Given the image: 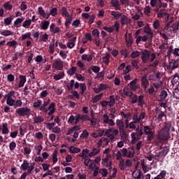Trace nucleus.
I'll return each mask as SVG.
<instances>
[{
    "instance_id": "72a5a7b5",
    "label": "nucleus",
    "mask_w": 179,
    "mask_h": 179,
    "mask_svg": "<svg viewBox=\"0 0 179 179\" xmlns=\"http://www.w3.org/2000/svg\"><path fill=\"white\" fill-rule=\"evenodd\" d=\"M9 133V129L8 128V123H3V128L1 129V134L3 135H7Z\"/></svg>"
},
{
    "instance_id": "c03bdc74",
    "label": "nucleus",
    "mask_w": 179,
    "mask_h": 179,
    "mask_svg": "<svg viewBox=\"0 0 179 179\" xmlns=\"http://www.w3.org/2000/svg\"><path fill=\"white\" fill-rule=\"evenodd\" d=\"M49 35L47 34H44L41 35L38 39L39 42L46 43L48 41Z\"/></svg>"
},
{
    "instance_id": "6e6552de",
    "label": "nucleus",
    "mask_w": 179,
    "mask_h": 179,
    "mask_svg": "<svg viewBox=\"0 0 179 179\" xmlns=\"http://www.w3.org/2000/svg\"><path fill=\"white\" fill-rule=\"evenodd\" d=\"M169 152V148H164L162 150L159 151V153L155 155V159L157 162H159L160 159H164Z\"/></svg>"
},
{
    "instance_id": "5fc2aeb1",
    "label": "nucleus",
    "mask_w": 179,
    "mask_h": 179,
    "mask_svg": "<svg viewBox=\"0 0 179 179\" xmlns=\"http://www.w3.org/2000/svg\"><path fill=\"white\" fill-rule=\"evenodd\" d=\"M139 60L138 59H133L131 61V65L132 66L136 69V70L139 69V66H138Z\"/></svg>"
},
{
    "instance_id": "a18cd8bd",
    "label": "nucleus",
    "mask_w": 179,
    "mask_h": 179,
    "mask_svg": "<svg viewBox=\"0 0 179 179\" xmlns=\"http://www.w3.org/2000/svg\"><path fill=\"white\" fill-rule=\"evenodd\" d=\"M55 39H52V42L49 45L50 53L52 55L55 53Z\"/></svg>"
},
{
    "instance_id": "bf43d9fd",
    "label": "nucleus",
    "mask_w": 179,
    "mask_h": 179,
    "mask_svg": "<svg viewBox=\"0 0 179 179\" xmlns=\"http://www.w3.org/2000/svg\"><path fill=\"white\" fill-rule=\"evenodd\" d=\"M99 173L102 175L103 177H107L108 173L106 169H100Z\"/></svg>"
},
{
    "instance_id": "3c124183",
    "label": "nucleus",
    "mask_w": 179,
    "mask_h": 179,
    "mask_svg": "<svg viewBox=\"0 0 179 179\" xmlns=\"http://www.w3.org/2000/svg\"><path fill=\"white\" fill-rule=\"evenodd\" d=\"M23 105V103L21 99H17V101H15L14 103V108H17L22 107Z\"/></svg>"
},
{
    "instance_id": "2f4dec72",
    "label": "nucleus",
    "mask_w": 179,
    "mask_h": 179,
    "mask_svg": "<svg viewBox=\"0 0 179 179\" xmlns=\"http://www.w3.org/2000/svg\"><path fill=\"white\" fill-rule=\"evenodd\" d=\"M77 40V37H73L70 39V42L67 43V48L69 49H73L75 47V43Z\"/></svg>"
},
{
    "instance_id": "dca6fc26",
    "label": "nucleus",
    "mask_w": 179,
    "mask_h": 179,
    "mask_svg": "<svg viewBox=\"0 0 179 179\" xmlns=\"http://www.w3.org/2000/svg\"><path fill=\"white\" fill-rule=\"evenodd\" d=\"M110 5L115 8V10H121V4L118 0H111Z\"/></svg>"
},
{
    "instance_id": "e433bc0d",
    "label": "nucleus",
    "mask_w": 179,
    "mask_h": 179,
    "mask_svg": "<svg viewBox=\"0 0 179 179\" xmlns=\"http://www.w3.org/2000/svg\"><path fill=\"white\" fill-rule=\"evenodd\" d=\"M31 32H27L24 34H22V36H20L21 41H24L25 40L27 39H31Z\"/></svg>"
},
{
    "instance_id": "13d9d810",
    "label": "nucleus",
    "mask_w": 179,
    "mask_h": 179,
    "mask_svg": "<svg viewBox=\"0 0 179 179\" xmlns=\"http://www.w3.org/2000/svg\"><path fill=\"white\" fill-rule=\"evenodd\" d=\"M121 19V24L122 26H124V24H127V20H128V17L125 15L122 14V16L120 17Z\"/></svg>"
},
{
    "instance_id": "a211bd4d",
    "label": "nucleus",
    "mask_w": 179,
    "mask_h": 179,
    "mask_svg": "<svg viewBox=\"0 0 179 179\" xmlns=\"http://www.w3.org/2000/svg\"><path fill=\"white\" fill-rule=\"evenodd\" d=\"M125 42L127 48H131L134 43V40L132 38L131 33L128 34V38L125 39Z\"/></svg>"
},
{
    "instance_id": "de8ad7c7",
    "label": "nucleus",
    "mask_w": 179,
    "mask_h": 179,
    "mask_svg": "<svg viewBox=\"0 0 179 179\" xmlns=\"http://www.w3.org/2000/svg\"><path fill=\"white\" fill-rule=\"evenodd\" d=\"M24 18L21 17V18H17V20H15V21H14V27H20V26H19L21 23H22V22H24Z\"/></svg>"
},
{
    "instance_id": "09e8293b",
    "label": "nucleus",
    "mask_w": 179,
    "mask_h": 179,
    "mask_svg": "<svg viewBox=\"0 0 179 179\" xmlns=\"http://www.w3.org/2000/svg\"><path fill=\"white\" fill-rule=\"evenodd\" d=\"M77 66H78L80 71H85L86 70L85 65L81 61H78Z\"/></svg>"
},
{
    "instance_id": "37998d69",
    "label": "nucleus",
    "mask_w": 179,
    "mask_h": 179,
    "mask_svg": "<svg viewBox=\"0 0 179 179\" xmlns=\"http://www.w3.org/2000/svg\"><path fill=\"white\" fill-rule=\"evenodd\" d=\"M76 71H77V68L76 66H71V69L67 70V74L69 76H73L76 73Z\"/></svg>"
},
{
    "instance_id": "ea45409f",
    "label": "nucleus",
    "mask_w": 179,
    "mask_h": 179,
    "mask_svg": "<svg viewBox=\"0 0 179 179\" xmlns=\"http://www.w3.org/2000/svg\"><path fill=\"white\" fill-rule=\"evenodd\" d=\"M50 22L49 21H44L43 22H41V30H47L50 26Z\"/></svg>"
},
{
    "instance_id": "9b49d317",
    "label": "nucleus",
    "mask_w": 179,
    "mask_h": 179,
    "mask_svg": "<svg viewBox=\"0 0 179 179\" xmlns=\"http://www.w3.org/2000/svg\"><path fill=\"white\" fill-rule=\"evenodd\" d=\"M157 17H159V19L165 17L166 21L169 22L170 15L169 13H167L164 9H161V10H159V13H157Z\"/></svg>"
},
{
    "instance_id": "4d7b16f0",
    "label": "nucleus",
    "mask_w": 179,
    "mask_h": 179,
    "mask_svg": "<svg viewBox=\"0 0 179 179\" xmlns=\"http://www.w3.org/2000/svg\"><path fill=\"white\" fill-rule=\"evenodd\" d=\"M120 54L122 56H124V58H127L129 55V52L127 49H122L120 50Z\"/></svg>"
},
{
    "instance_id": "603ef678",
    "label": "nucleus",
    "mask_w": 179,
    "mask_h": 179,
    "mask_svg": "<svg viewBox=\"0 0 179 179\" xmlns=\"http://www.w3.org/2000/svg\"><path fill=\"white\" fill-rule=\"evenodd\" d=\"M141 52L138 50H136V51H133L131 54V59H136V58H138L141 56Z\"/></svg>"
},
{
    "instance_id": "2eb2a0df",
    "label": "nucleus",
    "mask_w": 179,
    "mask_h": 179,
    "mask_svg": "<svg viewBox=\"0 0 179 179\" xmlns=\"http://www.w3.org/2000/svg\"><path fill=\"white\" fill-rule=\"evenodd\" d=\"M138 81V78H134L132 81L129 83V87L132 91H136L139 89V86L137 85Z\"/></svg>"
},
{
    "instance_id": "49530a36",
    "label": "nucleus",
    "mask_w": 179,
    "mask_h": 179,
    "mask_svg": "<svg viewBox=\"0 0 179 179\" xmlns=\"http://www.w3.org/2000/svg\"><path fill=\"white\" fill-rule=\"evenodd\" d=\"M100 153V149L93 148L92 152L89 153V157L92 158L97 154Z\"/></svg>"
},
{
    "instance_id": "1a4fd4ad",
    "label": "nucleus",
    "mask_w": 179,
    "mask_h": 179,
    "mask_svg": "<svg viewBox=\"0 0 179 179\" xmlns=\"http://www.w3.org/2000/svg\"><path fill=\"white\" fill-rule=\"evenodd\" d=\"M141 54L143 64H148L150 59V52L148 50H144L141 51Z\"/></svg>"
},
{
    "instance_id": "69168bd1",
    "label": "nucleus",
    "mask_w": 179,
    "mask_h": 179,
    "mask_svg": "<svg viewBox=\"0 0 179 179\" xmlns=\"http://www.w3.org/2000/svg\"><path fill=\"white\" fill-rule=\"evenodd\" d=\"M57 12H58L57 8H52L50 10V15H51V16H56V15H57Z\"/></svg>"
},
{
    "instance_id": "f03ea898",
    "label": "nucleus",
    "mask_w": 179,
    "mask_h": 179,
    "mask_svg": "<svg viewBox=\"0 0 179 179\" xmlns=\"http://www.w3.org/2000/svg\"><path fill=\"white\" fill-rule=\"evenodd\" d=\"M166 129H163L161 130V133L159 134L158 135V138L160 141H169V130H170V127H168L167 125L165 126Z\"/></svg>"
},
{
    "instance_id": "9d476101",
    "label": "nucleus",
    "mask_w": 179,
    "mask_h": 179,
    "mask_svg": "<svg viewBox=\"0 0 179 179\" xmlns=\"http://www.w3.org/2000/svg\"><path fill=\"white\" fill-rule=\"evenodd\" d=\"M34 165L35 163H33L30 165H29L27 171H24L22 173L21 176L18 179H26L27 176L31 174V172L34 170Z\"/></svg>"
},
{
    "instance_id": "8fccbe9b",
    "label": "nucleus",
    "mask_w": 179,
    "mask_h": 179,
    "mask_svg": "<svg viewBox=\"0 0 179 179\" xmlns=\"http://www.w3.org/2000/svg\"><path fill=\"white\" fill-rule=\"evenodd\" d=\"M109 99H110V101H108V106L110 107H113L114 106V104L115 103V96L114 95H110L109 96Z\"/></svg>"
},
{
    "instance_id": "f3484780",
    "label": "nucleus",
    "mask_w": 179,
    "mask_h": 179,
    "mask_svg": "<svg viewBox=\"0 0 179 179\" xmlns=\"http://www.w3.org/2000/svg\"><path fill=\"white\" fill-rule=\"evenodd\" d=\"M144 33L148 34L150 36L149 39L152 41L154 38V34L149 26H145L144 27Z\"/></svg>"
},
{
    "instance_id": "0e129e2a",
    "label": "nucleus",
    "mask_w": 179,
    "mask_h": 179,
    "mask_svg": "<svg viewBox=\"0 0 179 179\" xmlns=\"http://www.w3.org/2000/svg\"><path fill=\"white\" fill-rule=\"evenodd\" d=\"M15 100L13 99V98L11 99H7L6 103L8 105V106H15Z\"/></svg>"
},
{
    "instance_id": "c756f323",
    "label": "nucleus",
    "mask_w": 179,
    "mask_h": 179,
    "mask_svg": "<svg viewBox=\"0 0 179 179\" xmlns=\"http://www.w3.org/2000/svg\"><path fill=\"white\" fill-rule=\"evenodd\" d=\"M110 15L111 16H113L114 19H115L116 20H118L119 19H120V17L122 16V13L115 10L111 11Z\"/></svg>"
},
{
    "instance_id": "6e6d98bb",
    "label": "nucleus",
    "mask_w": 179,
    "mask_h": 179,
    "mask_svg": "<svg viewBox=\"0 0 179 179\" xmlns=\"http://www.w3.org/2000/svg\"><path fill=\"white\" fill-rule=\"evenodd\" d=\"M17 45V42L15 40L7 42V46L10 48H15Z\"/></svg>"
},
{
    "instance_id": "052dcab7",
    "label": "nucleus",
    "mask_w": 179,
    "mask_h": 179,
    "mask_svg": "<svg viewBox=\"0 0 179 179\" xmlns=\"http://www.w3.org/2000/svg\"><path fill=\"white\" fill-rule=\"evenodd\" d=\"M113 29H115V31L119 32L120 29V24L119 22H115L114 24L112 26Z\"/></svg>"
},
{
    "instance_id": "f8f14e48",
    "label": "nucleus",
    "mask_w": 179,
    "mask_h": 179,
    "mask_svg": "<svg viewBox=\"0 0 179 179\" xmlns=\"http://www.w3.org/2000/svg\"><path fill=\"white\" fill-rule=\"evenodd\" d=\"M161 73L159 71L157 72L156 74H150L148 76L149 81L157 82L161 80Z\"/></svg>"
},
{
    "instance_id": "c85d7f7f",
    "label": "nucleus",
    "mask_w": 179,
    "mask_h": 179,
    "mask_svg": "<svg viewBox=\"0 0 179 179\" xmlns=\"http://www.w3.org/2000/svg\"><path fill=\"white\" fill-rule=\"evenodd\" d=\"M69 152L71 154H78L81 152V149L80 148L74 147L73 145L69 146Z\"/></svg>"
},
{
    "instance_id": "412c9836",
    "label": "nucleus",
    "mask_w": 179,
    "mask_h": 179,
    "mask_svg": "<svg viewBox=\"0 0 179 179\" xmlns=\"http://www.w3.org/2000/svg\"><path fill=\"white\" fill-rule=\"evenodd\" d=\"M30 164L27 159H23L22 164L20 165V169L21 171H27L29 166Z\"/></svg>"
},
{
    "instance_id": "aec40b11",
    "label": "nucleus",
    "mask_w": 179,
    "mask_h": 179,
    "mask_svg": "<svg viewBox=\"0 0 179 179\" xmlns=\"http://www.w3.org/2000/svg\"><path fill=\"white\" fill-rule=\"evenodd\" d=\"M171 84L172 85H175L178 84L179 87V73H175L173 76H171Z\"/></svg>"
},
{
    "instance_id": "5701e85b",
    "label": "nucleus",
    "mask_w": 179,
    "mask_h": 179,
    "mask_svg": "<svg viewBox=\"0 0 179 179\" xmlns=\"http://www.w3.org/2000/svg\"><path fill=\"white\" fill-rule=\"evenodd\" d=\"M155 90H158L164 86V82L160 79L157 80L156 82L152 83Z\"/></svg>"
},
{
    "instance_id": "79ce46f5",
    "label": "nucleus",
    "mask_w": 179,
    "mask_h": 179,
    "mask_svg": "<svg viewBox=\"0 0 179 179\" xmlns=\"http://www.w3.org/2000/svg\"><path fill=\"white\" fill-rule=\"evenodd\" d=\"M31 24V20H25L22 24V27H24V29H29V26Z\"/></svg>"
},
{
    "instance_id": "a19ab883",
    "label": "nucleus",
    "mask_w": 179,
    "mask_h": 179,
    "mask_svg": "<svg viewBox=\"0 0 179 179\" xmlns=\"http://www.w3.org/2000/svg\"><path fill=\"white\" fill-rule=\"evenodd\" d=\"M168 96V92L166 90H162L160 92V99L162 101H166V99Z\"/></svg>"
},
{
    "instance_id": "39448f33",
    "label": "nucleus",
    "mask_w": 179,
    "mask_h": 179,
    "mask_svg": "<svg viewBox=\"0 0 179 179\" xmlns=\"http://www.w3.org/2000/svg\"><path fill=\"white\" fill-rule=\"evenodd\" d=\"M145 134L147 135V140L148 142H151L155 138V131H152V128L150 126L144 127Z\"/></svg>"
},
{
    "instance_id": "4c0bfd02",
    "label": "nucleus",
    "mask_w": 179,
    "mask_h": 179,
    "mask_svg": "<svg viewBox=\"0 0 179 179\" xmlns=\"http://www.w3.org/2000/svg\"><path fill=\"white\" fill-rule=\"evenodd\" d=\"M0 34L3 36L8 37L10 36H13V33L10 30H3L0 31Z\"/></svg>"
},
{
    "instance_id": "680f3d73",
    "label": "nucleus",
    "mask_w": 179,
    "mask_h": 179,
    "mask_svg": "<svg viewBox=\"0 0 179 179\" xmlns=\"http://www.w3.org/2000/svg\"><path fill=\"white\" fill-rule=\"evenodd\" d=\"M90 69L94 73H98L101 71V68L98 66H91Z\"/></svg>"
},
{
    "instance_id": "f257e3e1",
    "label": "nucleus",
    "mask_w": 179,
    "mask_h": 179,
    "mask_svg": "<svg viewBox=\"0 0 179 179\" xmlns=\"http://www.w3.org/2000/svg\"><path fill=\"white\" fill-rule=\"evenodd\" d=\"M15 113L18 115V117H29L31 115V109L28 107L18 108L15 110Z\"/></svg>"
},
{
    "instance_id": "e2e57ef3",
    "label": "nucleus",
    "mask_w": 179,
    "mask_h": 179,
    "mask_svg": "<svg viewBox=\"0 0 179 179\" xmlns=\"http://www.w3.org/2000/svg\"><path fill=\"white\" fill-rule=\"evenodd\" d=\"M20 9L22 12H24V10H26L27 9V6L25 1H22L21 2L20 6Z\"/></svg>"
},
{
    "instance_id": "b1692460",
    "label": "nucleus",
    "mask_w": 179,
    "mask_h": 179,
    "mask_svg": "<svg viewBox=\"0 0 179 179\" xmlns=\"http://www.w3.org/2000/svg\"><path fill=\"white\" fill-rule=\"evenodd\" d=\"M27 82V78L25 76L20 75V83L18 84V87L22 88L24 86V84Z\"/></svg>"
},
{
    "instance_id": "f704fd0d",
    "label": "nucleus",
    "mask_w": 179,
    "mask_h": 179,
    "mask_svg": "<svg viewBox=\"0 0 179 179\" xmlns=\"http://www.w3.org/2000/svg\"><path fill=\"white\" fill-rule=\"evenodd\" d=\"M110 54L107 53L105 57H102V62L108 65L110 64Z\"/></svg>"
},
{
    "instance_id": "58836bf2",
    "label": "nucleus",
    "mask_w": 179,
    "mask_h": 179,
    "mask_svg": "<svg viewBox=\"0 0 179 179\" xmlns=\"http://www.w3.org/2000/svg\"><path fill=\"white\" fill-rule=\"evenodd\" d=\"M154 93H156L155 87L154 85H150V87L147 89L146 94H148L149 95H152Z\"/></svg>"
},
{
    "instance_id": "bb28decb",
    "label": "nucleus",
    "mask_w": 179,
    "mask_h": 179,
    "mask_svg": "<svg viewBox=\"0 0 179 179\" xmlns=\"http://www.w3.org/2000/svg\"><path fill=\"white\" fill-rule=\"evenodd\" d=\"M64 77H65L64 71H60L57 75L56 74L53 76V79L55 81H58L63 79Z\"/></svg>"
},
{
    "instance_id": "393cba45",
    "label": "nucleus",
    "mask_w": 179,
    "mask_h": 179,
    "mask_svg": "<svg viewBox=\"0 0 179 179\" xmlns=\"http://www.w3.org/2000/svg\"><path fill=\"white\" fill-rule=\"evenodd\" d=\"M136 172V171H134L133 173H132V176L135 179H144V176H143V173L141 170L138 169V175L137 176H134Z\"/></svg>"
},
{
    "instance_id": "774afa93",
    "label": "nucleus",
    "mask_w": 179,
    "mask_h": 179,
    "mask_svg": "<svg viewBox=\"0 0 179 179\" xmlns=\"http://www.w3.org/2000/svg\"><path fill=\"white\" fill-rule=\"evenodd\" d=\"M173 97L176 99H179V89H176L173 92Z\"/></svg>"
},
{
    "instance_id": "6ab92c4d",
    "label": "nucleus",
    "mask_w": 179,
    "mask_h": 179,
    "mask_svg": "<svg viewBox=\"0 0 179 179\" xmlns=\"http://www.w3.org/2000/svg\"><path fill=\"white\" fill-rule=\"evenodd\" d=\"M33 122H34V124H41L44 122V117L41 116V115H34V117H33Z\"/></svg>"
},
{
    "instance_id": "7c9ffc66",
    "label": "nucleus",
    "mask_w": 179,
    "mask_h": 179,
    "mask_svg": "<svg viewBox=\"0 0 179 179\" xmlns=\"http://www.w3.org/2000/svg\"><path fill=\"white\" fill-rule=\"evenodd\" d=\"M59 13L62 15V16H65V17H71V15L67 11V8L66 7H62L59 11Z\"/></svg>"
},
{
    "instance_id": "423d86ee",
    "label": "nucleus",
    "mask_w": 179,
    "mask_h": 179,
    "mask_svg": "<svg viewBox=\"0 0 179 179\" xmlns=\"http://www.w3.org/2000/svg\"><path fill=\"white\" fill-rule=\"evenodd\" d=\"M167 70H175L179 68V58L176 59H171L169 62V65H165Z\"/></svg>"
},
{
    "instance_id": "0eeeda50",
    "label": "nucleus",
    "mask_w": 179,
    "mask_h": 179,
    "mask_svg": "<svg viewBox=\"0 0 179 179\" xmlns=\"http://www.w3.org/2000/svg\"><path fill=\"white\" fill-rule=\"evenodd\" d=\"M143 135V129H140L139 127H137L136 129V132H132L131 134V137L135 141H138L141 140Z\"/></svg>"
},
{
    "instance_id": "cd10ccee",
    "label": "nucleus",
    "mask_w": 179,
    "mask_h": 179,
    "mask_svg": "<svg viewBox=\"0 0 179 179\" xmlns=\"http://www.w3.org/2000/svg\"><path fill=\"white\" fill-rule=\"evenodd\" d=\"M166 171L162 170L157 176L154 177L153 179H166Z\"/></svg>"
},
{
    "instance_id": "864d4df0",
    "label": "nucleus",
    "mask_w": 179,
    "mask_h": 179,
    "mask_svg": "<svg viewBox=\"0 0 179 179\" xmlns=\"http://www.w3.org/2000/svg\"><path fill=\"white\" fill-rule=\"evenodd\" d=\"M38 15H40V16H42L43 17H45L46 13L43 7H41V6L38 7Z\"/></svg>"
},
{
    "instance_id": "ddd939ff",
    "label": "nucleus",
    "mask_w": 179,
    "mask_h": 179,
    "mask_svg": "<svg viewBox=\"0 0 179 179\" xmlns=\"http://www.w3.org/2000/svg\"><path fill=\"white\" fill-rule=\"evenodd\" d=\"M50 99H48L45 101H43V103L41 105V107L40 108V111L43 112L44 113H48V108H46V107L50 103Z\"/></svg>"
},
{
    "instance_id": "c9c22d12",
    "label": "nucleus",
    "mask_w": 179,
    "mask_h": 179,
    "mask_svg": "<svg viewBox=\"0 0 179 179\" xmlns=\"http://www.w3.org/2000/svg\"><path fill=\"white\" fill-rule=\"evenodd\" d=\"M13 19H14L13 15L8 16V17H6V19H4V24H6V26H10Z\"/></svg>"
},
{
    "instance_id": "20e7f679",
    "label": "nucleus",
    "mask_w": 179,
    "mask_h": 179,
    "mask_svg": "<svg viewBox=\"0 0 179 179\" xmlns=\"http://www.w3.org/2000/svg\"><path fill=\"white\" fill-rule=\"evenodd\" d=\"M150 86V80L148 75H144L141 77V87L144 90L145 93H148V88Z\"/></svg>"
},
{
    "instance_id": "338daca9",
    "label": "nucleus",
    "mask_w": 179,
    "mask_h": 179,
    "mask_svg": "<svg viewBox=\"0 0 179 179\" xmlns=\"http://www.w3.org/2000/svg\"><path fill=\"white\" fill-rule=\"evenodd\" d=\"M173 31H178L179 30V21L172 24Z\"/></svg>"
},
{
    "instance_id": "4be33fe9",
    "label": "nucleus",
    "mask_w": 179,
    "mask_h": 179,
    "mask_svg": "<svg viewBox=\"0 0 179 179\" xmlns=\"http://www.w3.org/2000/svg\"><path fill=\"white\" fill-rule=\"evenodd\" d=\"M137 103H138V106L143 107V106L145 104V96L139 95L138 96V102Z\"/></svg>"
},
{
    "instance_id": "7ed1b4c3",
    "label": "nucleus",
    "mask_w": 179,
    "mask_h": 179,
    "mask_svg": "<svg viewBox=\"0 0 179 179\" xmlns=\"http://www.w3.org/2000/svg\"><path fill=\"white\" fill-rule=\"evenodd\" d=\"M52 71H63L64 70V62L61 59H54L52 64Z\"/></svg>"
},
{
    "instance_id": "473e14b6",
    "label": "nucleus",
    "mask_w": 179,
    "mask_h": 179,
    "mask_svg": "<svg viewBox=\"0 0 179 179\" xmlns=\"http://www.w3.org/2000/svg\"><path fill=\"white\" fill-rule=\"evenodd\" d=\"M103 96V93H100L95 96H94L92 99L93 103H98L100 100H101L102 97Z\"/></svg>"
},
{
    "instance_id": "a878e982",
    "label": "nucleus",
    "mask_w": 179,
    "mask_h": 179,
    "mask_svg": "<svg viewBox=\"0 0 179 179\" xmlns=\"http://www.w3.org/2000/svg\"><path fill=\"white\" fill-rule=\"evenodd\" d=\"M42 107V101L41 99H37L33 103V108L41 111V108Z\"/></svg>"
},
{
    "instance_id": "4468645a",
    "label": "nucleus",
    "mask_w": 179,
    "mask_h": 179,
    "mask_svg": "<svg viewBox=\"0 0 179 179\" xmlns=\"http://www.w3.org/2000/svg\"><path fill=\"white\" fill-rule=\"evenodd\" d=\"M56 103L55 102H52L50 103V104L49 105L48 108H47L48 111H49L48 113V115L49 116H52L56 111Z\"/></svg>"
}]
</instances>
